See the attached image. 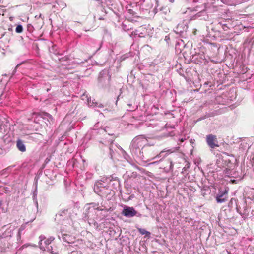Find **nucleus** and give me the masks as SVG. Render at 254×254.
<instances>
[{
  "instance_id": "1",
  "label": "nucleus",
  "mask_w": 254,
  "mask_h": 254,
  "mask_svg": "<svg viewBox=\"0 0 254 254\" xmlns=\"http://www.w3.org/2000/svg\"><path fill=\"white\" fill-rule=\"evenodd\" d=\"M146 143L147 139L143 135L134 137L132 140L129 147L132 154L136 156L141 155L142 152L141 150L143 149Z\"/></svg>"
},
{
  "instance_id": "2",
  "label": "nucleus",
  "mask_w": 254,
  "mask_h": 254,
  "mask_svg": "<svg viewBox=\"0 0 254 254\" xmlns=\"http://www.w3.org/2000/svg\"><path fill=\"white\" fill-rule=\"evenodd\" d=\"M94 190L96 193L102 197H105L110 199V196L114 194V191L109 186H105L102 180H99L95 182Z\"/></svg>"
},
{
  "instance_id": "3",
  "label": "nucleus",
  "mask_w": 254,
  "mask_h": 254,
  "mask_svg": "<svg viewBox=\"0 0 254 254\" xmlns=\"http://www.w3.org/2000/svg\"><path fill=\"white\" fill-rule=\"evenodd\" d=\"M164 152H167L168 153H171L173 152L171 150H164L162 151L159 155L156 154L154 152V151L152 148H146L144 150V153L142 152L141 155H139L140 157L143 160V161L145 162H149L150 161L152 160L155 158L158 157L159 156H162V154Z\"/></svg>"
},
{
  "instance_id": "4",
  "label": "nucleus",
  "mask_w": 254,
  "mask_h": 254,
  "mask_svg": "<svg viewBox=\"0 0 254 254\" xmlns=\"http://www.w3.org/2000/svg\"><path fill=\"white\" fill-rule=\"evenodd\" d=\"M174 164L171 158L165 159L160 161V168L163 169L166 173L172 172Z\"/></svg>"
},
{
  "instance_id": "5",
  "label": "nucleus",
  "mask_w": 254,
  "mask_h": 254,
  "mask_svg": "<svg viewBox=\"0 0 254 254\" xmlns=\"http://www.w3.org/2000/svg\"><path fill=\"white\" fill-rule=\"evenodd\" d=\"M206 140L208 145L212 149L219 147L216 136L213 134H208L206 137Z\"/></svg>"
},
{
  "instance_id": "6",
  "label": "nucleus",
  "mask_w": 254,
  "mask_h": 254,
  "mask_svg": "<svg viewBox=\"0 0 254 254\" xmlns=\"http://www.w3.org/2000/svg\"><path fill=\"white\" fill-rule=\"evenodd\" d=\"M137 212L132 207L125 206L122 214L124 216L130 218L136 215Z\"/></svg>"
},
{
  "instance_id": "7",
  "label": "nucleus",
  "mask_w": 254,
  "mask_h": 254,
  "mask_svg": "<svg viewBox=\"0 0 254 254\" xmlns=\"http://www.w3.org/2000/svg\"><path fill=\"white\" fill-rule=\"evenodd\" d=\"M228 198V190H225L222 192H219L216 197L217 203H221L225 202Z\"/></svg>"
},
{
  "instance_id": "8",
  "label": "nucleus",
  "mask_w": 254,
  "mask_h": 254,
  "mask_svg": "<svg viewBox=\"0 0 254 254\" xmlns=\"http://www.w3.org/2000/svg\"><path fill=\"white\" fill-rule=\"evenodd\" d=\"M39 247L40 249L43 251H46V248L50 246V243L48 240L46 239L44 235H41L39 237Z\"/></svg>"
},
{
  "instance_id": "9",
  "label": "nucleus",
  "mask_w": 254,
  "mask_h": 254,
  "mask_svg": "<svg viewBox=\"0 0 254 254\" xmlns=\"http://www.w3.org/2000/svg\"><path fill=\"white\" fill-rule=\"evenodd\" d=\"M14 228L9 226L5 231L0 235L1 239L9 238L12 237Z\"/></svg>"
},
{
  "instance_id": "10",
  "label": "nucleus",
  "mask_w": 254,
  "mask_h": 254,
  "mask_svg": "<svg viewBox=\"0 0 254 254\" xmlns=\"http://www.w3.org/2000/svg\"><path fill=\"white\" fill-rule=\"evenodd\" d=\"M16 146L18 150L21 152H24L26 151V147L23 142L20 140L18 139L16 141Z\"/></svg>"
},
{
  "instance_id": "11",
  "label": "nucleus",
  "mask_w": 254,
  "mask_h": 254,
  "mask_svg": "<svg viewBox=\"0 0 254 254\" xmlns=\"http://www.w3.org/2000/svg\"><path fill=\"white\" fill-rule=\"evenodd\" d=\"M61 238L63 241L67 243H72L74 242V238L67 234L62 235Z\"/></svg>"
},
{
  "instance_id": "12",
  "label": "nucleus",
  "mask_w": 254,
  "mask_h": 254,
  "mask_svg": "<svg viewBox=\"0 0 254 254\" xmlns=\"http://www.w3.org/2000/svg\"><path fill=\"white\" fill-rule=\"evenodd\" d=\"M177 32L182 33L184 31V25L183 24H179L176 28Z\"/></svg>"
},
{
  "instance_id": "13",
  "label": "nucleus",
  "mask_w": 254,
  "mask_h": 254,
  "mask_svg": "<svg viewBox=\"0 0 254 254\" xmlns=\"http://www.w3.org/2000/svg\"><path fill=\"white\" fill-rule=\"evenodd\" d=\"M138 231L141 235L146 234L147 235H149L150 234V233L149 232L146 231L145 229L143 228H139Z\"/></svg>"
},
{
  "instance_id": "14",
  "label": "nucleus",
  "mask_w": 254,
  "mask_h": 254,
  "mask_svg": "<svg viewBox=\"0 0 254 254\" xmlns=\"http://www.w3.org/2000/svg\"><path fill=\"white\" fill-rule=\"evenodd\" d=\"M23 27L21 25H18L16 28L15 31L18 33H20L23 31Z\"/></svg>"
},
{
  "instance_id": "15",
  "label": "nucleus",
  "mask_w": 254,
  "mask_h": 254,
  "mask_svg": "<svg viewBox=\"0 0 254 254\" xmlns=\"http://www.w3.org/2000/svg\"><path fill=\"white\" fill-rule=\"evenodd\" d=\"M142 34V33H139L138 30H136L133 32H132L131 35H138L139 37H143V36L141 35Z\"/></svg>"
},
{
  "instance_id": "16",
  "label": "nucleus",
  "mask_w": 254,
  "mask_h": 254,
  "mask_svg": "<svg viewBox=\"0 0 254 254\" xmlns=\"http://www.w3.org/2000/svg\"><path fill=\"white\" fill-rule=\"evenodd\" d=\"M46 251L49 252L51 254H57L56 253L54 252V251H52V246H50L46 248Z\"/></svg>"
},
{
  "instance_id": "17",
  "label": "nucleus",
  "mask_w": 254,
  "mask_h": 254,
  "mask_svg": "<svg viewBox=\"0 0 254 254\" xmlns=\"http://www.w3.org/2000/svg\"><path fill=\"white\" fill-rule=\"evenodd\" d=\"M67 212V209H64V210L59 212L58 215L60 216H64V215H65L66 214Z\"/></svg>"
},
{
  "instance_id": "18",
  "label": "nucleus",
  "mask_w": 254,
  "mask_h": 254,
  "mask_svg": "<svg viewBox=\"0 0 254 254\" xmlns=\"http://www.w3.org/2000/svg\"><path fill=\"white\" fill-rule=\"evenodd\" d=\"M122 27H123V29H124V30H125L126 31H127L129 30V28H127V25H126L125 24H123Z\"/></svg>"
},
{
  "instance_id": "19",
  "label": "nucleus",
  "mask_w": 254,
  "mask_h": 254,
  "mask_svg": "<svg viewBox=\"0 0 254 254\" xmlns=\"http://www.w3.org/2000/svg\"><path fill=\"white\" fill-rule=\"evenodd\" d=\"M233 200H235L234 198H231L230 202H229V204H228V206L229 207H232V204H233Z\"/></svg>"
},
{
  "instance_id": "20",
  "label": "nucleus",
  "mask_w": 254,
  "mask_h": 254,
  "mask_svg": "<svg viewBox=\"0 0 254 254\" xmlns=\"http://www.w3.org/2000/svg\"><path fill=\"white\" fill-rule=\"evenodd\" d=\"M54 239H55L54 237H50V238L47 239V240H48L50 244L54 240Z\"/></svg>"
},
{
  "instance_id": "21",
  "label": "nucleus",
  "mask_w": 254,
  "mask_h": 254,
  "mask_svg": "<svg viewBox=\"0 0 254 254\" xmlns=\"http://www.w3.org/2000/svg\"><path fill=\"white\" fill-rule=\"evenodd\" d=\"M54 239H55L54 237H50V238L47 239V240H48L50 244L54 240Z\"/></svg>"
},
{
  "instance_id": "22",
  "label": "nucleus",
  "mask_w": 254,
  "mask_h": 254,
  "mask_svg": "<svg viewBox=\"0 0 254 254\" xmlns=\"http://www.w3.org/2000/svg\"><path fill=\"white\" fill-rule=\"evenodd\" d=\"M228 28V27H227V26L226 25H223V29L224 30H227V29Z\"/></svg>"
},
{
  "instance_id": "23",
  "label": "nucleus",
  "mask_w": 254,
  "mask_h": 254,
  "mask_svg": "<svg viewBox=\"0 0 254 254\" xmlns=\"http://www.w3.org/2000/svg\"><path fill=\"white\" fill-rule=\"evenodd\" d=\"M98 107L100 108H103L104 106V105L103 104H99Z\"/></svg>"
},
{
  "instance_id": "24",
  "label": "nucleus",
  "mask_w": 254,
  "mask_h": 254,
  "mask_svg": "<svg viewBox=\"0 0 254 254\" xmlns=\"http://www.w3.org/2000/svg\"><path fill=\"white\" fill-rule=\"evenodd\" d=\"M46 116H47V117H49V118H50L52 119V116H51L50 114H48V113H46Z\"/></svg>"
},
{
  "instance_id": "25",
  "label": "nucleus",
  "mask_w": 254,
  "mask_h": 254,
  "mask_svg": "<svg viewBox=\"0 0 254 254\" xmlns=\"http://www.w3.org/2000/svg\"><path fill=\"white\" fill-rule=\"evenodd\" d=\"M169 2L171 3H173L174 2V0H168Z\"/></svg>"
},
{
  "instance_id": "26",
  "label": "nucleus",
  "mask_w": 254,
  "mask_h": 254,
  "mask_svg": "<svg viewBox=\"0 0 254 254\" xmlns=\"http://www.w3.org/2000/svg\"><path fill=\"white\" fill-rule=\"evenodd\" d=\"M157 162H156H156H152V163H150L149 164H155V163H156Z\"/></svg>"
},
{
  "instance_id": "27",
  "label": "nucleus",
  "mask_w": 254,
  "mask_h": 254,
  "mask_svg": "<svg viewBox=\"0 0 254 254\" xmlns=\"http://www.w3.org/2000/svg\"><path fill=\"white\" fill-rule=\"evenodd\" d=\"M252 160H253V162L254 163V156L252 158Z\"/></svg>"
},
{
  "instance_id": "28",
  "label": "nucleus",
  "mask_w": 254,
  "mask_h": 254,
  "mask_svg": "<svg viewBox=\"0 0 254 254\" xmlns=\"http://www.w3.org/2000/svg\"><path fill=\"white\" fill-rule=\"evenodd\" d=\"M2 205V202L1 201H0V206H1Z\"/></svg>"
},
{
  "instance_id": "29",
  "label": "nucleus",
  "mask_w": 254,
  "mask_h": 254,
  "mask_svg": "<svg viewBox=\"0 0 254 254\" xmlns=\"http://www.w3.org/2000/svg\"><path fill=\"white\" fill-rule=\"evenodd\" d=\"M95 106H98V103H95Z\"/></svg>"
},
{
  "instance_id": "30",
  "label": "nucleus",
  "mask_w": 254,
  "mask_h": 254,
  "mask_svg": "<svg viewBox=\"0 0 254 254\" xmlns=\"http://www.w3.org/2000/svg\"><path fill=\"white\" fill-rule=\"evenodd\" d=\"M7 226L6 225H4L3 227V229H4L5 227H6Z\"/></svg>"
},
{
  "instance_id": "31",
  "label": "nucleus",
  "mask_w": 254,
  "mask_h": 254,
  "mask_svg": "<svg viewBox=\"0 0 254 254\" xmlns=\"http://www.w3.org/2000/svg\"><path fill=\"white\" fill-rule=\"evenodd\" d=\"M99 19H100V20H102V19H103L102 18L100 17V18H99Z\"/></svg>"
},
{
  "instance_id": "32",
  "label": "nucleus",
  "mask_w": 254,
  "mask_h": 254,
  "mask_svg": "<svg viewBox=\"0 0 254 254\" xmlns=\"http://www.w3.org/2000/svg\"><path fill=\"white\" fill-rule=\"evenodd\" d=\"M19 65V64H17V65L16 66V67H18Z\"/></svg>"
}]
</instances>
